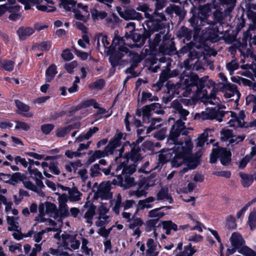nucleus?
Here are the masks:
<instances>
[{
    "mask_svg": "<svg viewBox=\"0 0 256 256\" xmlns=\"http://www.w3.org/2000/svg\"><path fill=\"white\" fill-rule=\"evenodd\" d=\"M208 78V76H204L200 78L197 74L193 73L190 74L188 76H186L184 78V76L182 74L180 76V82L182 85V88L186 90L188 92L192 91V88L194 86H196L198 91H203L204 92L207 91L203 90V89L207 86L210 88V86L208 85L206 82Z\"/></svg>",
    "mask_w": 256,
    "mask_h": 256,
    "instance_id": "nucleus-1",
    "label": "nucleus"
},
{
    "mask_svg": "<svg viewBox=\"0 0 256 256\" xmlns=\"http://www.w3.org/2000/svg\"><path fill=\"white\" fill-rule=\"evenodd\" d=\"M130 52V50L124 46H120L118 50H114L112 46H109L106 52L107 55L109 56L108 61L115 71L116 68L122 64V58L128 53Z\"/></svg>",
    "mask_w": 256,
    "mask_h": 256,
    "instance_id": "nucleus-2",
    "label": "nucleus"
},
{
    "mask_svg": "<svg viewBox=\"0 0 256 256\" xmlns=\"http://www.w3.org/2000/svg\"><path fill=\"white\" fill-rule=\"evenodd\" d=\"M232 245L236 249L240 248L238 252L244 256H256V252L247 246H242L244 244V240L242 235L238 232L232 234L230 238Z\"/></svg>",
    "mask_w": 256,
    "mask_h": 256,
    "instance_id": "nucleus-3",
    "label": "nucleus"
},
{
    "mask_svg": "<svg viewBox=\"0 0 256 256\" xmlns=\"http://www.w3.org/2000/svg\"><path fill=\"white\" fill-rule=\"evenodd\" d=\"M137 31L130 30L129 32H126V39H130L134 43L135 46L140 48L144 45L147 39L151 42L150 34H148L146 28L144 26V32L142 34L138 33Z\"/></svg>",
    "mask_w": 256,
    "mask_h": 256,
    "instance_id": "nucleus-4",
    "label": "nucleus"
},
{
    "mask_svg": "<svg viewBox=\"0 0 256 256\" xmlns=\"http://www.w3.org/2000/svg\"><path fill=\"white\" fill-rule=\"evenodd\" d=\"M112 188V187L110 186L108 182H102L100 184L97 191L94 194V199L98 200L100 198L102 200H110L113 196L112 192H110Z\"/></svg>",
    "mask_w": 256,
    "mask_h": 256,
    "instance_id": "nucleus-5",
    "label": "nucleus"
},
{
    "mask_svg": "<svg viewBox=\"0 0 256 256\" xmlns=\"http://www.w3.org/2000/svg\"><path fill=\"white\" fill-rule=\"evenodd\" d=\"M175 43L170 40H164L158 48V52L162 56H172L176 52Z\"/></svg>",
    "mask_w": 256,
    "mask_h": 256,
    "instance_id": "nucleus-6",
    "label": "nucleus"
},
{
    "mask_svg": "<svg viewBox=\"0 0 256 256\" xmlns=\"http://www.w3.org/2000/svg\"><path fill=\"white\" fill-rule=\"evenodd\" d=\"M199 10L193 5L191 8L190 13L192 17L188 20L190 26L194 28V32L196 28L201 30V24L203 22V18L200 16Z\"/></svg>",
    "mask_w": 256,
    "mask_h": 256,
    "instance_id": "nucleus-7",
    "label": "nucleus"
},
{
    "mask_svg": "<svg viewBox=\"0 0 256 256\" xmlns=\"http://www.w3.org/2000/svg\"><path fill=\"white\" fill-rule=\"evenodd\" d=\"M145 24L147 27L146 30L150 36L155 32L166 28V24L159 19L147 20Z\"/></svg>",
    "mask_w": 256,
    "mask_h": 256,
    "instance_id": "nucleus-8",
    "label": "nucleus"
},
{
    "mask_svg": "<svg viewBox=\"0 0 256 256\" xmlns=\"http://www.w3.org/2000/svg\"><path fill=\"white\" fill-rule=\"evenodd\" d=\"M219 148V159L222 166H226L232 161V152L226 148Z\"/></svg>",
    "mask_w": 256,
    "mask_h": 256,
    "instance_id": "nucleus-9",
    "label": "nucleus"
},
{
    "mask_svg": "<svg viewBox=\"0 0 256 256\" xmlns=\"http://www.w3.org/2000/svg\"><path fill=\"white\" fill-rule=\"evenodd\" d=\"M204 34L208 42L212 43H214L219 40V30L217 26H214L211 28H208L206 30Z\"/></svg>",
    "mask_w": 256,
    "mask_h": 256,
    "instance_id": "nucleus-10",
    "label": "nucleus"
},
{
    "mask_svg": "<svg viewBox=\"0 0 256 256\" xmlns=\"http://www.w3.org/2000/svg\"><path fill=\"white\" fill-rule=\"evenodd\" d=\"M35 32L31 27L20 26L16 30V34L20 40H24Z\"/></svg>",
    "mask_w": 256,
    "mask_h": 256,
    "instance_id": "nucleus-11",
    "label": "nucleus"
},
{
    "mask_svg": "<svg viewBox=\"0 0 256 256\" xmlns=\"http://www.w3.org/2000/svg\"><path fill=\"white\" fill-rule=\"evenodd\" d=\"M60 186L63 190H68L69 198L70 201L77 202L80 200L82 194L77 188H74L72 190L69 187L62 185H60Z\"/></svg>",
    "mask_w": 256,
    "mask_h": 256,
    "instance_id": "nucleus-12",
    "label": "nucleus"
},
{
    "mask_svg": "<svg viewBox=\"0 0 256 256\" xmlns=\"http://www.w3.org/2000/svg\"><path fill=\"white\" fill-rule=\"evenodd\" d=\"M176 36L179 39L190 41L192 38V30L185 26H182L178 31Z\"/></svg>",
    "mask_w": 256,
    "mask_h": 256,
    "instance_id": "nucleus-13",
    "label": "nucleus"
},
{
    "mask_svg": "<svg viewBox=\"0 0 256 256\" xmlns=\"http://www.w3.org/2000/svg\"><path fill=\"white\" fill-rule=\"evenodd\" d=\"M200 30H200L198 28H196L195 32H194L193 34V40L196 42L198 43V44H196L198 46V48L205 46L206 42H208L205 36L204 32L202 35L200 34Z\"/></svg>",
    "mask_w": 256,
    "mask_h": 256,
    "instance_id": "nucleus-14",
    "label": "nucleus"
},
{
    "mask_svg": "<svg viewBox=\"0 0 256 256\" xmlns=\"http://www.w3.org/2000/svg\"><path fill=\"white\" fill-rule=\"evenodd\" d=\"M14 102L16 104V106L18 108L17 113L18 114H21L22 116H26L27 118L31 117L32 116L33 114L32 113H28L27 114H22L20 112H28L30 110V106L21 102L19 100H15Z\"/></svg>",
    "mask_w": 256,
    "mask_h": 256,
    "instance_id": "nucleus-15",
    "label": "nucleus"
},
{
    "mask_svg": "<svg viewBox=\"0 0 256 256\" xmlns=\"http://www.w3.org/2000/svg\"><path fill=\"white\" fill-rule=\"evenodd\" d=\"M185 152L182 150H178L175 152V155L172 159V166L178 168L182 164V160L186 156Z\"/></svg>",
    "mask_w": 256,
    "mask_h": 256,
    "instance_id": "nucleus-16",
    "label": "nucleus"
},
{
    "mask_svg": "<svg viewBox=\"0 0 256 256\" xmlns=\"http://www.w3.org/2000/svg\"><path fill=\"white\" fill-rule=\"evenodd\" d=\"M163 208L170 210L171 208V206H162L160 208L152 210L148 212V216L150 218H155L154 219H158V222L160 218H162L166 215V214L164 212H159L160 210Z\"/></svg>",
    "mask_w": 256,
    "mask_h": 256,
    "instance_id": "nucleus-17",
    "label": "nucleus"
},
{
    "mask_svg": "<svg viewBox=\"0 0 256 256\" xmlns=\"http://www.w3.org/2000/svg\"><path fill=\"white\" fill-rule=\"evenodd\" d=\"M58 73L57 68L55 64H51L46 70V82H51Z\"/></svg>",
    "mask_w": 256,
    "mask_h": 256,
    "instance_id": "nucleus-18",
    "label": "nucleus"
},
{
    "mask_svg": "<svg viewBox=\"0 0 256 256\" xmlns=\"http://www.w3.org/2000/svg\"><path fill=\"white\" fill-rule=\"evenodd\" d=\"M52 42L50 40L43 41L40 42H36L32 46L34 49H36L42 52H48L52 47Z\"/></svg>",
    "mask_w": 256,
    "mask_h": 256,
    "instance_id": "nucleus-19",
    "label": "nucleus"
},
{
    "mask_svg": "<svg viewBox=\"0 0 256 256\" xmlns=\"http://www.w3.org/2000/svg\"><path fill=\"white\" fill-rule=\"evenodd\" d=\"M240 176L242 178V184L244 188H248L253 183L254 178L252 174L240 172Z\"/></svg>",
    "mask_w": 256,
    "mask_h": 256,
    "instance_id": "nucleus-20",
    "label": "nucleus"
},
{
    "mask_svg": "<svg viewBox=\"0 0 256 256\" xmlns=\"http://www.w3.org/2000/svg\"><path fill=\"white\" fill-rule=\"evenodd\" d=\"M117 10L121 18L125 20H134L135 10L134 9L126 10L124 12H122L121 8L117 7Z\"/></svg>",
    "mask_w": 256,
    "mask_h": 256,
    "instance_id": "nucleus-21",
    "label": "nucleus"
},
{
    "mask_svg": "<svg viewBox=\"0 0 256 256\" xmlns=\"http://www.w3.org/2000/svg\"><path fill=\"white\" fill-rule=\"evenodd\" d=\"M85 208H88L87 211L84 214V217H94L96 214V206L90 202H86L84 206Z\"/></svg>",
    "mask_w": 256,
    "mask_h": 256,
    "instance_id": "nucleus-22",
    "label": "nucleus"
},
{
    "mask_svg": "<svg viewBox=\"0 0 256 256\" xmlns=\"http://www.w3.org/2000/svg\"><path fill=\"white\" fill-rule=\"evenodd\" d=\"M142 150L141 148H132L130 150L131 154V160L134 162L140 161L142 159L140 152Z\"/></svg>",
    "mask_w": 256,
    "mask_h": 256,
    "instance_id": "nucleus-23",
    "label": "nucleus"
},
{
    "mask_svg": "<svg viewBox=\"0 0 256 256\" xmlns=\"http://www.w3.org/2000/svg\"><path fill=\"white\" fill-rule=\"evenodd\" d=\"M126 165L122 170V174L130 176L134 174L136 171V165L135 164H128V161H125Z\"/></svg>",
    "mask_w": 256,
    "mask_h": 256,
    "instance_id": "nucleus-24",
    "label": "nucleus"
},
{
    "mask_svg": "<svg viewBox=\"0 0 256 256\" xmlns=\"http://www.w3.org/2000/svg\"><path fill=\"white\" fill-rule=\"evenodd\" d=\"M152 110L153 109L150 106V104L146 105L142 107V120L144 122H145L146 121H148V122H150L152 115L151 112L152 111H153Z\"/></svg>",
    "mask_w": 256,
    "mask_h": 256,
    "instance_id": "nucleus-25",
    "label": "nucleus"
},
{
    "mask_svg": "<svg viewBox=\"0 0 256 256\" xmlns=\"http://www.w3.org/2000/svg\"><path fill=\"white\" fill-rule=\"evenodd\" d=\"M123 135L124 134L122 132L116 134L114 138L110 140L109 142L116 148L120 146L122 144L121 140L122 138Z\"/></svg>",
    "mask_w": 256,
    "mask_h": 256,
    "instance_id": "nucleus-26",
    "label": "nucleus"
},
{
    "mask_svg": "<svg viewBox=\"0 0 256 256\" xmlns=\"http://www.w3.org/2000/svg\"><path fill=\"white\" fill-rule=\"evenodd\" d=\"M106 84V81L103 78H100L88 85L89 88L91 90H102Z\"/></svg>",
    "mask_w": 256,
    "mask_h": 256,
    "instance_id": "nucleus-27",
    "label": "nucleus"
},
{
    "mask_svg": "<svg viewBox=\"0 0 256 256\" xmlns=\"http://www.w3.org/2000/svg\"><path fill=\"white\" fill-rule=\"evenodd\" d=\"M10 180H4V182L5 183L12 184L10 181H12L14 182H18V181L23 182V180L25 178V176L24 175L22 174L20 172H16L12 174H10Z\"/></svg>",
    "mask_w": 256,
    "mask_h": 256,
    "instance_id": "nucleus-28",
    "label": "nucleus"
},
{
    "mask_svg": "<svg viewBox=\"0 0 256 256\" xmlns=\"http://www.w3.org/2000/svg\"><path fill=\"white\" fill-rule=\"evenodd\" d=\"M181 132L182 130L176 128H175V125H173L170 131L169 140H170L175 143L178 141V138L180 136Z\"/></svg>",
    "mask_w": 256,
    "mask_h": 256,
    "instance_id": "nucleus-29",
    "label": "nucleus"
},
{
    "mask_svg": "<svg viewBox=\"0 0 256 256\" xmlns=\"http://www.w3.org/2000/svg\"><path fill=\"white\" fill-rule=\"evenodd\" d=\"M193 48H198V46L196 45V44L190 42L188 44H186L185 46H183L180 50L179 52L180 54H186L188 52H190V51L191 50H192Z\"/></svg>",
    "mask_w": 256,
    "mask_h": 256,
    "instance_id": "nucleus-30",
    "label": "nucleus"
},
{
    "mask_svg": "<svg viewBox=\"0 0 256 256\" xmlns=\"http://www.w3.org/2000/svg\"><path fill=\"white\" fill-rule=\"evenodd\" d=\"M248 224L251 230L256 228V212L253 211L250 213Z\"/></svg>",
    "mask_w": 256,
    "mask_h": 256,
    "instance_id": "nucleus-31",
    "label": "nucleus"
},
{
    "mask_svg": "<svg viewBox=\"0 0 256 256\" xmlns=\"http://www.w3.org/2000/svg\"><path fill=\"white\" fill-rule=\"evenodd\" d=\"M40 0H18V1L24 4L26 10H30L32 6L38 5Z\"/></svg>",
    "mask_w": 256,
    "mask_h": 256,
    "instance_id": "nucleus-32",
    "label": "nucleus"
},
{
    "mask_svg": "<svg viewBox=\"0 0 256 256\" xmlns=\"http://www.w3.org/2000/svg\"><path fill=\"white\" fill-rule=\"evenodd\" d=\"M158 222V219H150L146 222V231L150 232L156 228V224Z\"/></svg>",
    "mask_w": 256,
    "mask_h": 256,
    "instance_id": "nucleus-33",
    "label": "nucleus"
},
{
    "mask_svg": "<svg viewBox=\"0 0 256 256\" xmlns=\"http://www.w3.org/2000/svg\"><path fill=\"white\" fill-rule=\"evenodd\" d=\"M2 68L8 72H12L14 70V62L12 60H4L1 63Z\"/></svg>",
    "mask_w": 256,
    "mask_h": 256,
    "instance_id": "nucleus-34",
    "label": "nucleus"
},
{
    "mask_svg": "<svg viewBox=\"0 0 256 256\" xmlns=\"http://www.w3.org/2000/svg\"><path fill=\"white\" fill-rule=\"evenodd\" d=\"M168 190L167 188H162L156 194V200H161L168 196Z\"/></svg>",
    "mask_w": 256,
    "mask_h": 256,
    "instance_id": "nucleus-35",
    "label": "nucleus"
},
{
    "mask_svg": "<svg viewBox=\"0 0 256 256\" xmlns=\"http://www.w3.org/2000/svg\"><path fill=\"white\" fill-rule=\"evenodd\" d=\"M59 213L60 218H64L70 216V212L67 204L59 205Z\"/></svg>",
    "mask_w": 256,
    "mask_h": 256,
    "instance_id": "nucleus-36",
    "label": "nucleus"
},
{
    "mask_svg": "<svg viewBox=\"0 0 256 256\" xmlns=\"http://www.w3.org/2000/svg\"><path fill=\"white\" fill-rule=\"evenodd\" d=\"M45 204L46 212L47 214H53L56 211L57 207L54 204L48 201H46Z\"/></svg>",
    "mask_w": 256,
    "mask_h": 256,
    "instance_id": "nucleus-37",
    "label": "nucleus"
},
{
    "mask_svg": "<svg viewBox=\"0 0 256 256\" xmlns=\"http://www.w3.org/2000/svg\"><path fill=\"white\" fill-rule=\"evenodd\" d=\"M216 109L214 108H212L210 110L209 112H202V118L204 120H212L215 119L216 118Z\"/></svg>",
    "mask_w": 256,
    "mask_h": 256,
    "instance_id": "nucleus-38",
    "label": "nucleus"
},
{
    "mask_svg": "<svg viewBox=\"0 0 256 256\" xmlns=\"http://www.w3.org/2000/svg\"><path fill=\"white\" fill-rule=\"evenodd\" d=\"M219 148H214L212 150L210 154V162L212 164L216 162L218 158H219Z\"/></svg>",
    "mask_w": 256,
    "mask_h": 256,
    "instance_id": "nucleus-39",
    "label": "nucleus"
},
{
    "mask_svg": "<svg viewBox=\"0 0 256 256\" xmlns=\"http://www.w3.org/2000/svg\"><path fill=\"white\" fill-rule=\"evenodd\" d=\"M54 124H42L40 126V130L44 134L48 135L54 130Z\"/></svg>",
    "mask_w": 256,
    "mask_h": 256,
    "instance_id": "nucleus-40",
    "label": "nucleus"
},
{
    "mask_svg": "<svg viewBox=\"0 0 256 256\" xmlns=\"http://www.w3.org/2000/svg\"><path fill=\"white\" fill-rule=\"evenodd\" d=\"M70 132L68 126H67L58 129L56 133V136L58 138H64Z\"/></svg>",
    "mask_w": 256,
    "mask_h": 256,
    "instance_id": "nucleus-41",
    "label": "nucleus"
},
{
    "mask_svg": "<svg viewBox=\"0 0 256 256\" xmlns=\"http://www.w3.org/2000/svg\"><path fill=\"white\" fill-rule=\"evenodd\" d=\"M101 170L100 165L98 164H94L90 169V174L92 177H95L101 174Z\"/></svg>",
    "mask_w": 256,
    "mask_h": 256,
    "instance_id": "nucleus-42",
    "label": "nucleus"
},
{
    "mask_svg": "<svg viewBox=\"0 0 256 256\" xmlns=\"http://www.w3.org/2000/svg\"><path fill=\"white\" fill-rule=\"evenodd\" d=\"M46 208V204L40 202L38 206V217L40 218L41 222H45L46 221V218L44 217L45 216L46 211H44Z\"/></svg>",
    "mask_w": 256,
    "mask_h": 256,
    "instance_id": "nucleus-43",
    "label": "nucleus"
},
{
    "mask_svg": "<svg viewBox=\"0 0 256 256\" xmlns=\"http://www.w3.org/2000/svg\"><path fill=\"white\" fill-rule=\"evenodd\" d=\"M200 162L198 158H192L186 162V166L190 170L195 169L199 164Z\"/></svg>",
    "mask_w": 256,
    "mask_h": 256,
    "instance_id": "nucleus-44",
    "label": "nucleus"
},
{
    "mask_svg": "<svg viewBox=\"0 0 256 256\" xmlns=\"http://www.w3.org/2000/svg\"><path fill=\"white\" fill-rule=\"evenodd\" d=\"M144 224V221L141 218H136L133 222L129 224V228L134 230L135 228H140Z\"/></svg>",
    "mask_w": 256,
    "mask_h": 256,
    "instance_id": "nucleus-45",
    "label": "nucleus"
},
{
    "mask_svg": "<svg viewBox=\"0 0 256 256\" xmlns=\"http://www.w3.org/2000/svg\"><path fill=\"white\" fill-rule=\"evenodd\" d=\"M226 226L230 229H234L236 228V219L232 216H229L226 219Z\"/></svg>",
    "mask_w": 256,
    "mask_h": 256,
    "instance_id": "nucleus-46",
    "label": "nucleus"
},
{
    "mask_svg": "<svg viewBox=\"0 0 256 256\" xmlns=\"http://www.w3.org/2000/svg\"><path fill=\"white\" fill-rule=\"evenodd\" d=\"M124 181L126 186L124 185L125 188H130L136 185L134 178L130 176L126 175L124 176Z\"/></svg>",
    "mask_w": 256,
    "mask_h": 256,
    "instance_id": "nucleus-47",
    "label": "nucleus"
},
{
    "mask_svg": "<svg viewBox=\"0 0 256 256\" xmlns=\"http://www.w3.org/2000/svg\"><path fill=\"white\" fill-rule=\"evenodd\" d=\"M36 8L42 12H52L55 11L56 8L54 6H50L48 5L39 4L36 6Z\"/></svg>",
    "mask_w": 256,
    "mask_h": 256,
    "instance_id": "nucleus-48",
    "label": "nucleus"
},
{
    "mask_svg": "<svg viewBox=\"0 0 256 256\" xmlns=\"http://www.w3.org/2000/svg\"><path fill=\"white\" fill-rule=\"evenodd\" d=\"M78 66L76 61L74 60L64 65V68L68 74H72L74 72V69Z\"/></svg>",
    "mask_w": 256,
    "mask_h": 256,
    "instance_id": "nucleus-49",
    "label": "nucleus"
},
{
    "mask_svg": "<svg viewBox=\"0 0 256 256\" xmlns=\"http://www.w3.org/2000/svg\"><path fill=\"white\" fill-rule=\"evenodd\" d=\"M174 8L175 9L174 13L179 16L180 20H183L186 15V12L182 10L179 6H174Z\"/></svg>",
    "mask_w": 256,
    "mask_h": 256,
    "instance_id": "nucleus-50",
    "label": "nucleus"
},
{
    "mask_svg": "<svg viewBox=\"0 0 256 256\" xmlns=\"http://www.w3.org/2000/svg\"><path fill=\"white\" fill-rule=\"evenodd\" d=\"M88 243V241L87 239L85 238H82V252L84 253L87 256H88L90 254V252H92V249L89 248L87 246Z\"/></svg>",
    "mask_w": 256,
    "mask_h": 256,
    "instance_id": "nucleus-51",
    "label": "nucleus"
},
{
    "mask_svg": "<svg viewBox=\"0 0 256 256\" xmlns=\"http://www.w3.org/2000/svg\"><path fill=\"white\" fill-rule=\"evenodd\" d=\"M22 6L19 5H16L13 6H9L6 4V12L11 14H16L20 12V10Z\"/></svg>",
    "mask_w": 256,
    "mask_h": 256,
    "instance_id": "nucleus-52",
    "label": "nucleus"
},
{
    "mask_svg": "<svg viewBox=\"0 0 256 256\" xmlns=\"http://www.w3.org/2000/svg\"><path fill=\"white\" fill-rule=\"evenodd\" d=\"M74 48V54L78 57H79L81 60H85L88 58L89 56V54L88 52L78 50V49H76L75 48Z\"/></svg>",
    "mask_w": 256,
    "mask_h": 256,
    "instance_id": "nucleus-53",
    "label": "nucleus"
},
{
    "mask_svg": "<svg viewBox=\"0 0 256 256\" xmlns=\"http://www.w3.org/2000/svg\"><path fill=\"white\" fill-rule=\"evenodd\" d=\"M141 149L144 152L146 150H153L154 144L151 141L146 140L142 144Z\"/></svg>",
    "mask_w": 256,
    "mask_h": 256,
    "instance_id": "nucleus-54",
    "label": "nucleus"
},
{
    "mask_svg": "<svg viewBox=\"0 0 256 256\" xmlns=\"http://www.w3.org/2000/svg\"><path fill=\"white\" fill-rule=\"evenodd\" d=\"M222 84V89L223 90H228L230 91L237 90L238 86L234 84H232L228 82Z\"/></svg>",
    "mask_w": 256,
    "mask_h": 256,
    "instance_id": "nucleus-55",
    "label": "nucleus"
},
{
    "mask_svg": "<svg viewBox=\"0 0 256 256\" xmlns=\"http://www.w3.org/2000/svg\"><path fill=\"white\" fill-rule=\"evenodd\" d=\"M252 159V156L246 155L245 156L242 158L239 162L238 168L240 169H243L246 166L248 163Z\"/></svg>",
    "mask_w": 256,
    "mask_h": 256,
    "instance_id": "nucleus-56",
    "label": "nucleus"
},
{
    "mask_svg": "<svg viewBox=\"0 0 256 256\" xmlns=\"http://www.w3.org/2000/svg\"><path fill=\"white\" fill-rule=\"evenodd\" d=\"M30 128V126L22 122L17 121L16 124L15 126V129L16 130H22L24 131H28Z\"/></svg>",
    "mask_w": 256,
    "mask_h": 256,
    "instance_id": "nucleus-57",
    "label": "nucleus"
},
{
    "mask_svg": "<svg viewBox=\"0 0 256 256\" xmlns=\"http://www.w3.org/2000/svg\"><path fill=\"white\" fill-rule=\"evenodd\" d=\"M69 241L71 244L70 248L72 250H76L79 248L80 242V240H76V236H72Z\"/></svg>",
    "mask_w": 256,
    "mask_h": 256,
    "instance_id": "nucleus-58",
    "label": "nucleus"
},
{
    "mask_svg": "<svg viewBox=\"0 0 256 256\" xmlns=\"http://www.w3.org/2000/svg\"><path fill=\"white\" fill-rule=\"evenodd\" d=\"M22 182L26 188L31 190L34 192H38L37 186H35L31 181L28 180L24 182L23 180Z\"/></svg>",
    "mask_w": 256,
    "mask_h": 256,
    "instance_id": "nucleus-59",
    "label": "nucleus"
},
{
    "mask_svg": "<svg viewBox=\"0 0 256 256\" xmlns=\"http://www.w3.org/2000/svg\"><path fill=\"white\" fill-rule=\"evenodd\" d=\"M58 162H50L49 166L50 171L56 175H58L60 174V170L58 166Z\"/></svg>",
    "mask_w": 256,
    "mask_h": 256,
    "instance_id": "nucleus-60",
    "label": "nucleus"
},
{
    "mask_svg": "<svg viewBox=\"0 0 256 256\" xmlns=\"http://www.w3.org/2000/svg\"><path fill=\"white\" fill-rule=\"evenodd\" d=\"M166 130L162 128L155 132L154 137L159 140H162L166 138Z\"/></svg>",
    "mask_w": 256,
    "mask_h": 256,
    "instance_id": "nucleus-61",
    "label": "nucleus"
},
{
    "mask_svg": "<svg viewBox=\"0 0 256 256\" xmlns=\"http://www.w3.org/2000/svg\"><path fill=\"white\" fill-rule=\"evenodd\" d=\"M152 94L150 92H147L143 91L142 94V98L140 100V102L142 104H144L147 100L149 101L152 102Z\"/></svg>",
    "mask_w": 256,
    "mask_h": 256,
    "instance_id": "nucleus-62",
    "label": "nucleus"
},
{
    "mask_svg": "<svg viewBox=\"0 0 256 256\" xmlns=\"http://www.w3.org/2000/svg\"><path fill=\"white\" fill-rule=\"evenodd\" d=\"M62 57L65 60H70L73 58L74 56L70 50L66 49L62 51Z\"/></svg>",
    "mask_w": 256,
    "mask_h": 256,
    "instance_id": "nucleus-63",
    "label": "nucleus"
},
{
    "mask_svg": "<svg viewBox=\"0 0 256 256\" xmlns=\"http://www.w3.org/2000/svg\"><path fill=\"white\" fill-rule=\"evenodd\" d=\"M252 201L248 202L241 210L237 212L236 216L237 218H240L242 216L244 215V214L248 209V207L250 206L252 204Z\"/></svg>",
    "mask_w": 256,
    "mask_h": 256,
    "instance_id": "nucleus-64",
    "label": "nucleus"
}]
</instances>
